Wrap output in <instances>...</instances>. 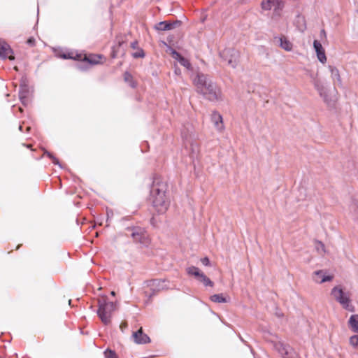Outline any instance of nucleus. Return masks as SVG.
Returning <instances> with one entry per match:
<instances>
[{"label":"nucleus","instance_id":"obj_1","mask_svg":"<svg viewBox=\"0 0 358 358\" xmlns=\"http://www.w3.org/2000/svg\"><path fill=\"white\" fill-rule=\"evenodd\" d=\"M193 83L196 92L206 99L213 102L222 99L220 88L207 75L198 73L193 79Z\"/></svg>","mask_w":358,"mask_h":358},{"label":"nucleus","instance_id":"obj_2","mask_svg":"<svg viewBox=\"0 0 358 358\" xmlns=\"http://www.w3.org/2000/svg\"><path fill=\"white\" fill-rule=\"evenodd\" d=\"M167 185L161 179L156 178L150 191V201L159 213H165L169 208L170 200L166 194Z\"/></svg>","mask_w":358,"mask_h":358},{"label":"nucleus","instance_id":"obj_3","mask_svg":"<svg viewBox=\"0 0 358 358\" xmlns=\"http://www.w3.org/2000/svg\"><path fill=\"white\" fill-rule=\"evenodd\" d=\"M115 303L107 301L106 297H102L99 300L97 313L103 323L105 324L110 323L112 313L115 311Z\"/></svg>","mask_w":358,"mask_h":358},{"label":"nucleus","instance_id":"obj_4","mask_svg":"<svg viewBox=\"0 0 358 358\" xmlns=\"http://www.w3.org/2000/svg\"><path fill=\"white\" fill-rule=\"evenodd\" d=\"M331 294L334 299L338 302L344 309L350 312L355 311V306L351 303L350 293L345 292L341 287H334L331 289Z\"/></svg>","mask_w":358,"mask_h":358},{"label":"nucleus","instance_id":"obj_5","mask_svg":"<svg viewBox=\"0 0 358 358\" xmlns=\"http://www.w3.org/2000/svg\"><path fill=\"white\" fill-rule=\"evenodd\" d=\"M221 57L232 68H235L238 62L239 52L233 48L224 49L221 53Z\"/></svg>","mask_w":358,"mask_h":358},{"label":"nucleus","instance_id":"obj_6","mask_svg":"<svg viewBox=\"0 0 358 358\" xmlns=\"http://www.w3.org/2000/svg\"><path fill=\"white\" fill-rule=\"evenodd\" d=\"M261 6L264 10H269L273 8L274 13L280 15L284 7V3L282 0H264L261 3Z\"/></svg>","mask_w":358,"mask_h":358},{"label":"nucleus","instance_id":"obj_7","mask_svg":"<svg viewBox=\"0 0 358 358\" xmlns=\"http://www.w3.org/2000/svg\"><path fill=\"white\" fill-rule=\"evenodd\" d=\"M275 348L282 358H296L297 357L295 352L289 345L278 342L275 345Z\"/></svg>","mask_w":358,"mask_h":358},{"label":"nucleus","instance_id":"obj_8","mask_svg":"<svg viewBox=\"0 0 358 358\" xmlns=\"http://www.w3.org/2000/svg\"><path fill=\"white\" fill-rule=\"evenodd\" d=\"M134 241L140 243L143 245H148L149 243V238L145 231L141 228H135L132 230L131 234Z\"/></svg>","mask_w":358,"mask_h":358},{"label":"nucleus","instance_id":"obj_9","mask_svg":"<svg viewBox=\"0 0 358 358\" xmlns=\"http://www.w3.org/2000/svg\"><path fill=\"white\" fill-rule=\"evenodd\" d=\"M334 275L329 274L326 270H319L313 272V280L316 283H324L325 282L331 281Z\"/></svg>","mask_w":358,"mask_h":358},{"label":"nucleus","instance_id":"obj_10","mask_svg":"<svg viewBox=\"0 0 358 358\" xmlns=\"http://www.w3.org/2000/svg\"><path fill=\"white\" fill-rule=\"evenodd\" d=\"M0 57L2 59L8 58L10 60L15 59L13 50L6 42L1 39H0Z\"/></svg>","mask_w":358,"mask_h":358},{"label":"nucleus","instance_id":"obj_11","mask_svg":"<svg viewBox=\"0 0 358 358\" xmlns=\"http://www.w3.org/2000/svg\"><path fill=\"white\" fill-rule=\"evenodd\" d=\"M167 52L172 56V57L178 61L182 66L185 67L188 70L192 69V66L189 62V61L182 57L180 54H179L178 52H176L175 50H173L171 48H169Z\"/></svg>","mask_w":358,"mask_h":358},{"label":"nucleus","instance_id":"obj_12","mask_svg":"<svg viewBox=\"0 0 358 358\" xmlns=\"http://www.w3.org/2000/svg\"><path fill=\"white\" fill-rule=\"evenodd\" d=\"M134 341L137 344H146L150 342V337L143 331L141 327L138 331H135L132 334Z\"/></svg>","mask_w":358,"mask_h":358},{"label":"nucleus","instance_id":"obj_13","mask_svg":"<svg viewBox=\"0 0 358 358\" xmlns=\"http://www.w3.org/2000/svg\"><path fill=\"white\" fill-rule=\"evenodd\" d=\"M180 24V21L178 20H176L172 22L163 21L157 23L155 27L157 30L159 31H168L179 27Z\"/></svg>","mask_w":358,"mask_h":358},{"label":"nucleus","instance_id":"obj_14","mask_svg":"<svg viewBox=\"0 0 358 358\" xmlns=\"http://www.w3.org/2000/svg\"><path fill=\"white\" fill-rule=\"evenodd\" d=\"M313 47L316 52L317 57L318 60L322 63L325 64L327 62V57L325 55V50L322 47L320 42L317 40H315L313 42Z\"/></svg>","mask_w":358,"mask_h":358},{"label":"nucleus","instance_id":"obj_15","mask_svg":"<svg viewBox=\"0 0 358 358\" xmlns=\"http://www.w3.org/2000/svg\"><path fill=\"white\" fill-rule=\"evenodd\" d=\"M211 121L217 131H222L224 130L223 119L219 113L214 111L212 113Z\"/></svg>","mask_w":358,"mask_h":358},{"label":"nucleus","instance_id":"obj_16","mask_svg":"<svg viewBox=\"0 0 358 358\" xmlns=\"http://www.w3.org/2000/svg\"><path fill=\"white\" fill-rule=\"evenodd\" d=\"M278 42L281 48L286 51H291L293 48L292 43L285 36L278 38Z\"/></svg>","mask_w":358,"mask_h":358},{"label":"nucleus","instance_id":"obj_17","mask_svg":"<svg viewBox=\"0 0 358 358\" xmlns=\"http://www.w3.org/2000/svg\"><path fill=\"white\" fill-rule=\"evenodd\" d=\"M349 327L354 331L358 334V315H352L348 320Z\"/></svg>","mask_w":358,"mask_h":358},{"label":"nucleus","instance_id":"obj_18","mask_svg":"<svg viewBox=\"0 0 358 358\" xmlns=\"http://www.w3.org/2000/svg\"><path fill=\"white\" fill-rule=\"evenodd\" d=\"M329 69L331 72V77L332 80H336L338 85H341L342 81L338 69L332 66H329Z\"/></svg>","mask_w":358,"mask_h":358},{"label":"nucleus","instance_id":"obj_19","mask_svg":"<svg viewBox=\"0 0 358 358\" xmlns=\"http://www.w3.org/2000/svg\"><path fill=\"white\" fill-rule=\"evenodd\" d=\"M186 271L189 275H194L199 280L201 279V275H204L203 273L201 272L200 270L195 266H189L187 268Z\"/></svg>","mask_w":358,"mask_h":358},{"label":"nucleus","instance_id":"obj_20","mask_svg":"<svg viewBox=\"0 0 358 358\" xmlns=\"http://www.w3.org/2000/svg\"><path fill=\"white\" fill-rule=\"evenodd\" d=\"M210 300L215 303H228L230 301L229 297H225L222 294H213L210 296Z\"/></svg>","mask_w":358,"mask_h":358},{"label":"nucleus","instance_id":"obj_21","mask_svg":"<svg viewBox=\"0 0 358 358\" xmlns=\"http://www.w3.org/2000/svg\"><path fill=\"white\" fill-rule=\"evenodd\" d=\"M190 156L192 157H196L199 151V147L196 141L189 142Z\"/></svg>","mask_w":358,"mask_h":358},{"label":"nucleus","instance_id":"obj_22","mask_svg":"<svg viewBox=\"0 0 358 358\" xmlns=\"http://www.w3.org/2000/svg\"><path fill=\"white\" fill-rule=\"evenodd\" d=\"M102 57L100 55H90L88 57H86V60L92 64H97L101 63Z\"/></svg>","mask_w":358,"mask_h":358},{"label":"nucleus","instance_id":"obj_23","mask_svg":"<svg viewBox=\"0 0 358 358\" xmlns=\"http://www.w3.org/2000/svg\"><path fill=\"white\" fill-rule=\"evenodd\" d=\"M296 24L299 30L303 31L306 29L305 19L300 15L296 16Z\"/></svg>","mask_w":358,"mask_h":358},{"label":"nucleus","instance_id":"obj_24","mask_svg":"<svg viewBox=\"0 0 358 358\" xmlns=\"http://www.w3.org/2000/svg\"><path fill=\"white\" fill-rule=\"evenodd\" d=\"M350 343L354 348L358 350V334L352 336L350 338Z\"/></svg>","mask_w":358,"mask_h":358},{"label":"nucleus","instance_id":"obj_25","mask_svg":"<svg viewBox=\"0 0 358 358\" xmlns=\"http://www.w3.org/2000/svg\"><path fill=\"white\" fill-rule=\"evenodd\" d=\"M203 282L205 286L213 287L214 283L204 274L201 275V279L199 280Z\"/></svg>","mask_w":358,"mask_h":358},{"label":"nucleus","instance_id":"obj_26","mask_svg":"<svg viewBox=\"0 0 358 358\" xmlns=\"http://www.w3.org/2000/svg\"><path fill=\"white\" fill-rule=\"evenodd\" d=\"M124 79L132 87H135L134 83L132 81V76L129 73H125L124 75Z\"/></svg>","mask_w":358,"mask_h":358},{"label":"nucleus","instance_id":"obj_27","mask_svg":"<svg viewBox=\"0 0 358 358\" xmlns=\"http://www.w3.org/2000/svg\"><path fill=\"white\" fill-rule=\"evenodd\" d=\"M106 358H117L114 351L106 350L104 352Z\"/></svg>","mask_w":358,"mask_h":358},{"label":"nucleus","instance_id":"obj_28","mask_svg":"<svg viewBox=\"0 0 358 358\" xmlns=\"http://www.w3.org/2000/svg\"><path fill=\"white\" fill-rule=\"evenodd\" d=\"M132 55L135 58L143 57H144V53H143V51L142 50H139L138 51L133 53Z\"/></svg>","mask_w":358,"mask_h":358},{"label":"nucleus","instance_id":"obj_29","mask_svg":"<svg viewBox=\"0 0 358 358\" xmlns=\"http://www.w3.org/2000/svg\"><path fill=\"white\" fill-rule=\"evenodd\" d=\"M201 263L205 266L210 265V260L208 257H203L201 259Z\"/></svg>","mask_w":358,"mask_h":358},{"label":"nucleus","instance_id":"obj_30","mask_svg":"<svg viewBox=\"0 0 358 358\" xmlns=\"http://www.w3.org/2000/svg\"><path fill=\"white\" fill-rule=\"evenodd\" d=\"M316 248H317V250H321L322 251L324 250V245L321 242L317 243Z\"/></svg>","mask_w":358,"mask_h":358},{"label":"nucleus","instance_id":"obj_31","mask_svg":"<svg viewBox=\"0 0 358 358\" xmlns=\"http://www.w3.org/2000/svg\"><path fill=\"white\" fill-rule=\"evenodd\" d=\"M48 155L52 159V162L55 164H59V162L58 160L54 157L53 156H52L51 154L48 153Z\"/></svg>","mask_w":358,"mask_h":358},{"label":"nucleus","instance_id":"obj_32","mask_svg":"<svg viewBox=\"0 0 358 358\" xmlns=\"http://www.w3.org/2000/svg\"><path fill=\"white\" fill-rule=\"evenodd\" d=\"M27 43L29 45H34V39L33 38H30L27 40Z\"/></svg>","mask_w":358,"mask_h":358},{"label":"nucleus","instance_id":"obj_33","mask_svg":"<svg viewBox=\"0 0 358 358\" xmlns=\"http://www.w3.org/2000/svg\"><path fill=\"white\" fill-rule=\"evenodd\" d=\"M136 45H137V42L136 41H134L131 43V46L132 48L135 49L136 48Z\"/></svg>","mask_w":358,"mask_h":358},{"label":"nucleus","instance_id":"obj_34","mask_svg":"<svg viewBox=\"0 0 358 358\" xmlns=\"http://www.w3.org/2000/svg\"><path fill=\"white\" fill-rule=\"evenodd\" d=\"M175 73H176V74H180V69H175Z\"/></svg>","mask_w":358,"mask_h":358},{"label":"nucleus","instance_id":"obj_35","mask_svg":"<svg viewBox=\"0 0 358 358\" xmlns=\"http://www.w3.org/2000/svg\"><path fill=\"white\" fill-rule=\"evenodd\" d=\"M110 294H111L112 296H115V292L114 291H112V292H110Z\"/></svg>","mask_w":358,"mask_h":358},{"label":"nucleus","instance_id":"obj_36","mask_svg":"<svg viewBox=\"0 0 358 358\" xmlns=\"http://www.w3.org/2000/svg\"><path fill=\"white\" fill-rule=\"evenodd\" d=\"M322 34H325L324 30H322Z\"/></svg>","mask_w":358,"mask_h":358}]
</instances>
